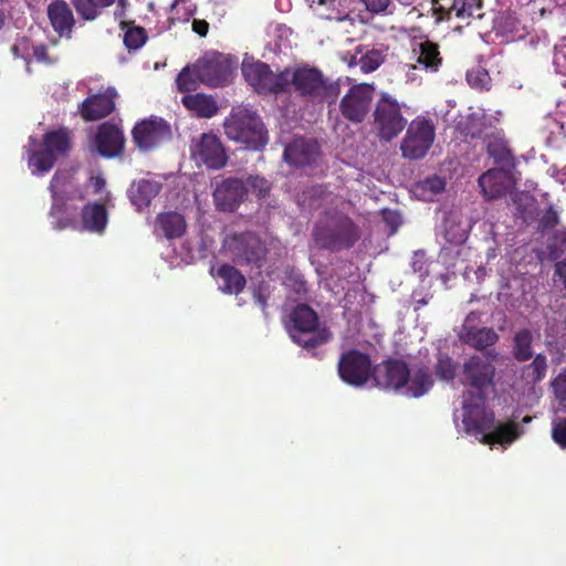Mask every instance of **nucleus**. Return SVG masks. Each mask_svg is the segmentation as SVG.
Returning a JSON list of instances; mask_svg holds the SVG:
<instances>
[{"instance_id": "nucleus-1", "label": "nucleus", "mask_w": 566, "mask_h": 566, "mask_svg": "<svg viewBox=\"0 0 566 566\" xmlns=\"http://www.w3.org/2000/svg\"><path fill=\"white\" fill-rule=\"evenodd\" d=\"M286 93L293 92L302 101L312 105L334 104L340 93L337 82L332 81L323 71L307 64L284 69Z\"/></svg>"}, {"instance_id": "nucleus-2", "label": "nucleus", "mask_w": 566, "mask_h": 566, "mask_svg": "<svg viewBox=\"0 0 566 566\" xmlns=\"http://www.w3.org/2000/svg\"><path fill=\"white\" fill-rule=\"evenodd\" d=\"M312 237L318 249L337 253L352 249L361 233L350 217L343 212L328 211L314 224Z\"/></svg>"}, {"instance_id": "nucleus-3", "label": "nucleus", "mask_w": 566, "mask_h": 566, "mask_svg": "<svg viewBox=\"0 0 566 566\" xmlns=\"http://www.w3.org/2000/svg\"><path fill=\"white\" fill-rule=\"evenodd\" d=\"M287 331L291 339L302 348L313 352L318 357L316 348L327 344L333 333L326 325L319 324L318 314L307 304H297L289 315Z\"/></svg>"}, {"instance_id": "nucleus-4", "label": "nucleus", "mask_w": 566, "mask_h": 566, "mask_svg": "<svg viewBox=\"0 0 566 566\" xmlns=\"http://www.w3.org/2000/svg\"><path fill=\"white\" fill-rule=\"evenodd\" d=\"M407 105L388 92H380L374 103L370 126L380 143H391L407 127Z\"/></svg>"}, {"instance_id": "nucleus-5", "label": "nucleus", "mask_w": 566, "mask_h": 566, "mask_svg": "<svg viewBox=\"0 0 566 566\" xmlns=\"http://www.w3.org/2000/svg\"><path fill=\"white\" fill-rule=\"evenodd\" d=\"M229 139L244 144L248 148L261 149L268 144V130L260 116L248 108L232 109L223 124Z\"/></svg>"}, {"instance_id": "nucleus-6", "label": "nucleus", "mask_w": 566, "mask_h": 566, "mask_svg": "<svg viewBox=\"0 0 566 566\" xmlns=\"http://www.w3.org/2000/svg\"><path fill=\"white\" fill-rule=\"evenodd\" d=\"M49 190L52 197L50 216L55 219L56 229H65L71 224V220L64 217L67 203L84 200V191L70 170H56L50 181Z\"/></svg>"}, {"instance_id": "nucleus-7", "label": "nucleus", "mask_w": 566, "mask_h": 566, "mask_svg": "<svg viewBox=\"0 0 566 566\" xmlns=\"http://www.w3.org/2000/svg\"><path fill=\"white\" fill-rule=\"evenodd\" d=\"M71 134L67 128L50 130L43 135L41 149L33 150L29 156V167L34 172H48L60 157L66 156L71 150Z\"/></svg>"}, {"instance_id": "nucleus-8", "label": "nucleus", "mask_w": 566, "mask_h": 566, "mask_svg": "<svg viewBox=\"0 0 566 566\" xmlns=\"http://www.w3.org/2000/svg\"><path fill=\"white\" fill-rule=\"evenodd\" d=\"M237 62L220 52H208L196 61L200 82L209 87H223L231 82Z\"/></svg>"}, {"instance_id": "nucleus-9", "label": "nucleus", "mask_w": 566, "mask_h": 566, "mask_svg": "<svg viewBox=\"0 0 566 566\" xmlns=\"http://www.w3.org/2000/svg\"><path fill=\"white\" fill-rule=\"evenodd\" d=\"M406 129V135L400 144L402 157L411 160L423 158L431 148L436 136L432 120L417 116L407 125Z\"/></svg>"}, {"instance_id": "nucleus-10", "label": "nucleus", "mask_w": 566, "mask_h": 566, "mask_svg": "<svg viewBox=\"0 0 566 566\" xmlns=\"http://www.w3.org/2000/svg\"><path fill=\"white\" fill-rule=\"evenodd\" d=\"M226 250L233 262L240 265L262 266L268 249L259 235L253 232H241L229 235L224 241Z\"/></svg>"}, {"instance_id": "nucleus-11", "label": "nucleus", "mask_w": 566, "mask_h": 566, "mask_svg": "<svg viewBox=\"0 0 566 566\" xmlns=\"http://www.w3.org/2000/svg\"><path fill=\"white\" fill-rule=\"evenodd\" d=\"M485 396L467 391L463 394L462 422L467 433L478 436L490 432L495 424V413L485 407Z\"/></svg>"}, {"instance_id": "nucleus-12", "label": "nucleus", "mask_w": 566, "mask_h": 566, "mask_svg": "<svg viewBox=\"0 0 566 566\" xmlns=\"http://www.w3.org/2000/svg\"><path fill=\"white\" fill-rule=\"evenodd\" d=\"M374 92L375 87L367 83L350 86L340 98V115L354 125L364 123L373 112Z\"/></svg>"}, {"instance_id": "nucleus-13", "label": "nucleus", "mask_w": 566, "mask_h": 566, "mask_svg": "<svg viewBox=\"0 0 566 566\" xmlns=\"http://www.w3.org/2000/svg\"><path fill=\"white\" fill-rule=\"evenodd\" d=\"M241 71L245 81L259 94L286 93L287 73H284V70L275 74L266 63L254 61L251 63L243 62Z\"/></svg>"}, {"instance_id": "nucleus-14", "label": "nucleus", "mask_w": 566, "mask_h": 566, "mask_svg": "<svg viewBox=\"0 0 566 566\" xmlns=\"http://www.w3.org/2000/svg\"><path fill=\"white\" fill-rule=\"evenodd\" d=\"M496 369L489 356L472 355L462 365L461 382L473 388V394H482L486 397L489 388L495 385Z\"/></svg>"}, {"instance_id": "nucleus-15", "label": "nucleus", "mask_w": 566, "mask_h": 566, "mask_svg": "<svg viewBox=\"0 0 566 566\" xmlns=\"http://www.w3.org/2000/svg\"><path fill=\"white\" fill-rule=\"evenodd\" d=\"M337 370L340 379L354 387H361L373 378L374 367L369 355L349 349L339 357Z\"/></svg>"}, {"instance_id": "nucleus-16", "label": "nucleus", "mask_w": 566, "mask_h": 566, "mask_svg": "<svg viewBox=\"0 0 566 566\" xmlns=\"http://www.w3.org/2000/svg\"><path fill=\"white\" fill-rule=\"evenodd\" d=\"M191 158L210 169H221L228 163V155L220 138L212 133H203L193 139Z\"/></svg>"}, {"instance_id": "nucleus-17", "label": "nucleus", "mask_w": 566, "mask_h": 566, "mask_svg": "<svg viewBox=\"0 0 566 566\" xmlns=\"http://www.w3.org/2000/svg\"><path fill=\"white\" fill-rule=\"evenodd\" d=\"M132 137L139 150L148 151L169 140L171 138V128L163 118H146L133 127Z\"/></svg>"}, {"instance_id": "nucleus-18", "label": "nucleus", "mask_w": 566, "mask_h": 566, "mask_svg": "<svg viewBox=\"0 0 566 566\" xmlns=\"http://www.w3.org/2000/svg\"><path fill=\"white\" fill-rule=\"evenodd\" d=\"M410 369L406 361L388 358L376 365L373 370V379L378 387L399 390L408 385Z\"/></svg>"}, {"instance_id": "nucleus-19", "label": "nucleus", "mask_w": 566, "mask_h": 566, "mask_svg": "<svg viewBox=\"0 0 566 566\" xmlns=\"http://www.w3.org/2000/svg\"><path fill=\"white\" fill-rule=\"evenodd\" d=\"M212 196L218 210L233 212L245 200L248 188L242 179L229 177L216 185Z\"/></svg>"}, {"instance_id": "nucleus-20", "label": "nucleus", "mask_w": 566, "mask_h": 566, "mask_svg": "<svg viewBox=\"0 0 566 566\" xmlns=\"http://www.w3.org/2000/svg\"><path fill=\"white\" fill-rule=\"evenodd\" d=\"M480 323V313L471 312L464 319L460 331L459 338L464 344L475 349L482 350L486 347L494 345L499 335L491 327H478Z\"/></svg>"}, {"instance_id": "nucleus-21", "label": "nucleus", "mask_w": 566, "mask_h": 566, "mask_svg": "<svg viewBox=\"0 0 566 566\" xmlns=\"http://www.w3.org/2000/svg\"><path fill=\"white\" fill-rule=\"evenodd\" d=\"M117 92L114 87H107L104 92L87 96L78 105V114L85 122H95L105 118L115 109Z\"/></svg>"}, {"instance_id": "nucleus-22", "label": "nucleus", "mask_w": 566, "mask_h": 566, "mask_svg": "<svg viewBox=\"0 0 566 566\" xmlns=\"http://www.w3.org/2000/svg\"><path fill=\"white\" fill-rule=\"evenodd\" d=\"M125 136L123 129L112 123L105 122L97 128L95 145L98 154L105 158H115L124 153Z\"/></svg>"}, {"instance_id": "nucleus-23", "label": "nucleus", "mask_w": 566, "mask_h": 566, "mask_svg": "<svg viewBox=\"0 0 566 566\" xmlns=\"http://www.w3.org/2000/svg\"><path fill=\"white\" fill-rule=\"evenodd\" d=\"M319 155V144L305 138L294 139L283 153L285 161L295 167L312 166L317 163Z\"/></svg>"}, {"instance_id": "nucleus-24", "label": "nucleus", "mask_w": 566, "mask_h": 566, "mask_svg": "<svg viewBox=\"0 0 566 566\" xmlns=\"http://www.w3.org/2000/svg\"><path fill=\"white\" fill-rule=\"evenodd\" d=\"M51 27L60 38L71 39L75 27V18L65 0H53L46 9Z\"/></svg>"}, {"instance_id": "nucleus-25", "label": "nucleus", "mask_w": 566, "mask_h": 566, "mask_svg": "<svg viewBox=\"0 0 566 566\" xmlns=\"http://www.w3.org/2000/svg\"><path fill=\"white\" fill-rule=\"evenodd\" d=\"M483 197L488 200L499 199L506 195L512 185L511 175L504 169H490L478 180Z\"/></svg>"}, {"instance_id": "nucleus-26", "label": "nucleus", "mask_w": 566, "mask_h": 566, "mask_svg": "<svg viewBox=\"0 0 566 566\" xmlns=\"http://www.w3.org/2000/svg\"><path fill=\"white\" fill-rule=\"evenodd\" d=\"M186 219L177 211L160 212L155 219L154 232L167 240L179 239L186 234Z\"/></svg>"}, {"instance_id": "nucleus-27", "label": "nucleus", "mask_w": 566, "mask_h": 566, "mask_svg": "<svg viewBox=\"0 0 566 566\" xmlns=\"http://www.w3.org/2000/svg\"><path fill=\"white\" fill-rule=\"evenodd\" d=\"M163 185L156 180L142 178L135 180L129 189L128 197L132 203L138 209L148 208L155 197L158 196Z\"/></svg>"}, {"instance_id": "nucleus-28", "label": "nucleus", "mask_w": 566, "mask_h": 566, "mask_svg": "<svg viewBox=\"0 0 566 566\" xmlns=\"http://www.w3.org/2000/svg\"><path fill=\"white\" fill-rule=\"evenodd\" d=\"M522 429L518 423L514 421H507L504 423H496L494 428L479 439V441L483 444L494 446V444H511L522 434Z\"/></svg>"}, {"instance_id": "nucleus-29", "label": "nucleus", "mask_w": 566, "mask_h": 566, "mask_svg": "<svg viewBox=\"0 0 566 566\" xmlns=\"http://www.w3.org/2000/svg\"><path fill=\"white\" fill-rule=\"evenodd\" d=\"M108 213L103 203H86L82 209L83 228L90 232L102 234L107 226Z\"/></svg>"}, {"instance_id": "nucleus-30", "label": "nucleus", "mask_w": 566, "mask_h": 566, "mask_svg": "<svg viewBox=\"0 0 566 566\" xmlns=\"http://www.w3.org/2000/svg\"><path fill=\"white\" fill-rule=\"evenodd\" d=\"M181 102L188 111L201 118H211L219 111L216 99L203 93L187 94Z\"/></svg>"}, {"instance_id": "nucleus-31", "label": "nucleus", "mask_w": 566, "mask_h": 566, "mask_svg": "<svg viewBox=\"0 0 566 566\" xmlns=\"http://www.w3.org/2000/svg\"><path fill=\"white\" fill-rule=\"evenodd\" d=\"M217 276L222 281L219 289L224 294L238 295L247 285L244 275L231 264H221L217 269Z\"/></svg>"}, {"instance_id": "nucleus-32", "label": "nucleus", "mask_w": 566, "mask_h": 566, "mask_svg": "<svg viewBox=\"0 0 566 566\" xmlns=\"http://www.w3.org/2000/svg\"><path fill=\"white\" fill-rule=\"evenodd\" d=\"M413 53L418 55L417 63L427 70L437 71L442 63L439 45L429 40L419 43Z\"/></svg>"}, {"instance_id": "nucleus-33", "label": "nucleus", "mask_w": 566, "mask_h": 566, "mask_svg": "<svg viewBox=\"0 0 566 566\" xmlns=\"http://www.w3.org/2000/svg\"><path fill=\"white\" fill-rule=\"evenodd\" d=\"M532 358V363L522 367L521 378L526 385L535 386L546 377L548 365L544 354H537Z\"/></svg>"}, {"instance_id": "nucleus-34", "label": "nucleus", "mask_w": 566, "mask_h": 566, "mask_svg": "<svg viewBox=\"0 0 566 566\" xmlns=\"http://www.w3.org/2000/svg\"><path fill=\"white\" fill-rule=\"evenodd\" d=\"M408 386H406V395L412 398H419L427 394L433 386V379L428 367H419L413 376H410Z\"/></svg>"}, {"instance_id": "nucleus-35", "label": "nucleus", "mask_w": 566, "mask_h": 566, "mask_svg": "<svg viewBox=\"0 0 566 566\" xmlns=\"http://www.w3.org/2000/svg\"><path fill=\"white\" fill-rule=\"evenodd\" d=\"M533 340V333L527 328L520 329L514 334L512 354L517 361H527L534 357Z\"/></svg>"}, {"instance_id": "nucleus-36", "label": "nucleus", "mask_w": 566, "mask_h": 566, "mask_svg": "<svg viewBox=\"0 0 566 566\" xmlns=\"http://www.w3.org/2000/svg\"><path fill=\"white\" fill-rule=\"evenodd\" d=\"M116 0H71L77 14L85 21H94L104 9L112 7Z\"/></svg>"}, {"instance_id": "nucleus-37", "label": "nucleus", "mask_w": 566, "mask_h": 566, "mask_svg": "<svg viewBox=\"0 0 566 566\" xmlns=\"http://www.w3.org/2000/svg\"><path fill=\"white\" fill-rule=\"evenodd\" d=\"M120 28L125 31L124 44L129 51L138 50L146 43L148 35L143 27L135 25L134 22L123 21Z\"/></svg>"}, {"instance_id": "nucleus-38", "label": "nucleus", "mask_w": 566, "mask_h": 566, "mask_svg": "<svg viewBox=\"0 0 566 566\" xmlns=\"http://www.w3.org/2000/svg\"><path fill=\"white\" fill-rule=\"evenodd\" d=\"M482 1L481 0H455L454 10L452 14L459 19L468 20L471 18H482Z\"/></svg>"}, {"instance_id": "nucleus-39", "label": "nucleus", "mask_w": 566, "mask_h": 566, "mask_svg": "<svg viewBox=\"0 0 566 566\" xmlns=\"http://www.w3.org/2000/svg\"><path fill=\"white\" fill-rule=\"evenodd\" d=\"M326 195V189L322 185L306 187L298 195V203L310 209H317Z\"/></svg>"}, {"instance_id": "nucleus-40", "label": "nucleus", "mask_w": 566, "mask_h": 566, "mask_svg": "<svg viewBox=\"0 0 566 566\" xmlns=\"http://www.w3.org/2000/svg\"><path fill=\"white\" fill-rule=\"evenodd\" d=\"M547 259L557 261L566 252V230H556L547 239Z\"/></svg>"}, {"instance_id": "nucleus-41", "label": "nucleus", "mask_w": 566, "mask_h": 566, "mask_svg": "<svg viewBox=\"0 0 566 566\" xmlns=\"http://www.w3.org/2000/svg\"><path fill=\"white\" fill-rule=\"evenodd\" d=\"M200 82L196 73V63L185 66L176 78V85L180 92L195 91Z\"/></svg>"}, {"instance_id": "nucleus-42", "label": "nucleus", "mask_w": 566, "mask_h": 566, "mask_svg": "<svg viewBox=\"0 0 566 566\" xmlns=\"http://www.w3.org/2000/svg\"><path fill=\"white\" fill-rule=\"evenodd\" d=\"M434 373L441 380H453L457 373V363L447 354H439L434 366Z\"/></svg>"}, {"instance_id": "nucleus-43", "label": "nucleus", "mask_w": 566, "mask_h": 566, "mask_svg": "<svg viewBox=\"0 0 566 566\" xmlns=\"http://www.w3.org/2000/svg\"><path fill=\"white\" fill-rule=\"evenodd\" d=\"M385 61V54L381 50L371 49L359 59V66L364 73L376 71Z\"/></svg>"}, {"instance_id": "nucleus-44", "label": "nucleus", "mask_w": 566, "mask_h": 566, "mask_svg": "<svg viewBox=\"0 0 566 566\" xmlns=\"http://www.w3.org/2000/svg\"><path fill=\"white\" fill-rule=\"evenodd\" d=\"M174 19L188 22L197 11V4L191 0H175L171 6Z\"/></svg>"}, {"instance_id": "nucleus-45", "label": "nucleus", "mask_w": 566, "mask_h": 566, "mask_svg": "<svg viewBox=\"0 0 566 566\" xmlns=\"http://www.w3.org/2000/svg\"><path fill=\"white\" fill-rule=\"evenodd\" d=\"M467 82L473 88L483 90L490 86V75L486 70L475 67L467 73Z\"/></svg>"}, {"instance_id": "nucleus-46", "label": "nucleus", "mask_w": 566, "mask_h": 566, "mask_svg": "<svg viewBox=\"0 0 566 566\" xmlns=\"http://www.w3.org/2000/svg\"><path fill=\"white\" fill-rule=\"evenodd\" d=\"M418 188L422 192H428L430 196H436L444 191L446 180L438 175L429 176L419 182Z\"/></svg>"}, {"instance_id": "nucleus-47", "label": "nucleus", "mask_w": 566, "mask_h": 566, "mask_svg": "<svg viewBox=\"0 0 566 566\" xmlns=\"http://www.w3.org/2000/svg\"><path fill=\"white\" fill-rule=\"evenodd\" d=\"M244 182L247 188H250L259 198L266 197L271 189L270 182L264 177L249 176Z\"/></svg>"}, {"instance_id": "nucleus-48", "label": "nucleus", "mask_w": 566, "mask_h": 566, "mask_svg": "<svg viewBox=\"0 0 566 566\" xmlns=\"http://www.w3.org/2000/svg\"><path fill=\"white\" fill-rule=\"evenodd\" d=\"M553 392L562 406H566V368L552 381Z\"/></svg>"}, {"instance_id": "nucleus-49", "label": "nucleus", "mask_w": 566, "mask_h": 566, "mask_svg": "<svg viewBox=\"0 0 566 566\" xmlns=\"http://www.w3.org/2000/svg\"><path fill=\"white\" fill-rule=\"evenodd\" d=\"M455 0H436L433 4L434 14L438 20H449L454 10Z\"/></svg>"}, {"instance_id": "nucleus-50", "label": "nucleus", "mask_w": 566, "mask_h": 566, "mask_svg": "<svg viewBox=\"0 0 566 566\" xmlns=\"http://www.w3.org/2000/svg\"><path fill=\"white\" fill-rule=\"evenodd\" d=\"M552 438L560 448L566 449V418L557 419L553 423Z\"/></svg>"}, {"instance_id": "nucleus-51", "label": "nucleus", "mask_w": 566, "mask_h": 566, "mask_svg": "<svg viewBox=\"0 0 566 566\" xmlns=\"http://www.w3.org/2000/svg\"><path fill=\"white\" fill-rule=\"evenodd\" d=\"M559 223V217L557 211L549 207L538 221V227L542 230L552 229Z\"/></svg>"}, {"instance_id": "nucleus-52", "label": "nucleus", "mask_w": 566, "mask_h": 566, "mask_svg": "<svg viewBox=\"0 0 566 566\" xmlns=\"http://www.w3.org/2000/svg\"><path fill=\"white\" fill-rule=\"evenodd\" d=\"M489 153L497 164L511 165L514 159L511 150L506 147H501L497 150L490 149Z\"/></svg>"}, {"instance_id": "nucleus-53", "label": "nucleus", "mask_w": 566, "mask_h": 566, "mask_svg": "<svg viewBox=\"0 0 566 566\" xmlns=\"http://www.w3.org/2000/svg\"><path fill=\"white\" fill-rule=\"evenodd\" d=\"M33 56L38 62L44 64H52L53 60L49 56L48 48L45 44L33 46Z\"/></svg>"}, {"instance_id": "nucleus-54", "label": "nucleus", "mask_w": 566, "mask_h": 566, "mask_svg": "<svg viewBox=\"0 0 566 566\" xmlns=\"http://www.w3.org/2000/svg\"><path fill=\"white\" fill-rule=\"evenodd\" d=\"M366 9L373 13H379L387 9L389 0H361Z\"/></svg>"}, {"instance_id": "nucleus-55", "label": "nucleus", "mask_w": 566, "mask_h": 566, "mask_svg": "<svg viewBox=\"0 0 566 566\" xmlns=\"http://www.w3.org/2000/svg\"><path fill=\"white\" fill-rule=\"evenodd\" d=\"M192 31L200 36H206L209 31V23L203 19H193Z\"/></svg>"}, {"instance_id": "nucleus-56", "label": "nucleus", "mask_w": 566, "mask_h": 566, "mask_svg": "<svg viewBox=\"0 0 566 566\" xmlns=\"http://www.w3.org/2000/svg\"><path fill=\"white\" fill-rule=\"evenodd\" d=\"M555 273L563 280L566 289V259L555 264Z\"/></svg>"}, {"instance_id": "nucleus-57", "label": "nucleus", "mask_w": 566, "mask_h": 566, "mask_svg": "<svg viewBox=\"0 0 566 566\" xmlns=\"http://www.w3.org/2000/svg\"><path fill=\"white\" fill-rule=\"evenodd\" d=\"M336 0H312L311 7L318 11L319 7H325L326 9L334 8Z\"/></svg>"}, {"instance_id": "nucleus-58", "label": "nucleus", "mask_w": 566, "mask_h": 566, "mask_svg": "<svg viewBox=\"0 0 566 566\" xmlns=\"http://www.w3.org/2000/svg\"><path fill=\"white\" fill-rule=\"evenodd\" d=\"M306 281L303 280L302 277L297 276L295 279V290L298 294H302V293H306L307 292V286H306Z\"/></svg>"}, {"instance_id": "nucleus-59", "label": "nucleus", "mask_w": 566, "mask_h": 566, "mask_svg": "<svg viewBox=\"0 0 566 566\" xmlns=\"http://www.w3.org/2000/svg\"><path fill=\"white\" fill-rule=\"evenodd\" d=\"M254 297H255L258 304L264 310L266 306L265 297L261 293L255 294Z\"/></svg>"}, {"instance_id": "nucleus-60", "label": "nucleus", "mask_w": 566, "mask_h": 566, "mask_svg": "<svg viewBox=\"0 0 566 566\" xmlns=\"http://www.w3.org/2000/svg\"><path fill=\"white\" fill-rule=\"evenodd\" d=\"M105 186V181L104 179L102 178H96V181H95V188H96V191H99L102 190V188Z\"/></svg>"}, {"instance_id": "nucleus-61", "label": "nucleus", "mask_w": 566, "mask_h": 566, "mask_svg": "<svg viewBox=\"0 0 566 566\" xmlns=\"http://www.w3.org/2000/svg\"><path fill=\"white\" fill-rule=\"evenodd\" d=\"M6 23V14L2 9H0V30L4 27Z\"/></svg>"}, {"instance_id": "nucleus-62", "label": "nucleus", "mask_w": 566, "mask_h": 566, "mask_svg": "<svg viewBox=\"0 0 566 566\" xmlns=\"http://www.w3.org/2000/svg\"><path fill=\"white\" fill-rule=\"evenodd\" d=\"M322 17H325L326 19H329L331 15L329 14H324L323 12H318Z\"/></svg>"}, {"instance_id": "nucleus-63", "label": "nucleus", "mask_w": 566, "mask_h": 566, "mask_svg": "<svg viewBox=\"0 0 566 566\" xmlns=\"http://www.w3.org/2000/svg\"><path fill=\"white\" fill-rule=\"evenodd\" d=\"M528 421H531V418L530 417H524L523 422H528Z\"/></svg>"}, {"instance_id": "nucleus-64", "label": "nucleus", "mask_w": 566, "mask_h": 566, "mask_svg": "<svg viewBox=\"0 0 566 566\" xmlns=\"http://www.w3.org/2000/svg\"><path fill=\"white\" fill-rule=\"evenodd\" d=\"M12 51H13V53H15L18 51V48L13 46Z\"/></svg>"}]
</instances>
